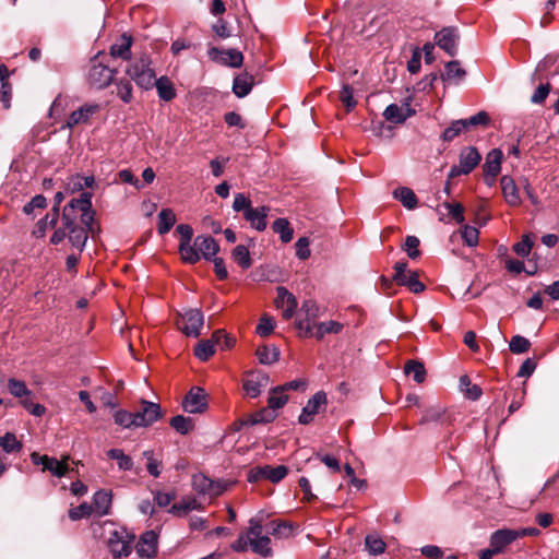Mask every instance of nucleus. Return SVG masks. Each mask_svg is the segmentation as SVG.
<instances>
[{
	"mask_svg": "<svg viewBox=\"0 0 559 559\" xmlns=\"http://www.w3.org/2000/svg\"><path fill=\"white\" fill-rule=\"evenodd\" d=\"M91 199L90 192H82L79 198L72 199L62 211L61 221L68 230V240L79 252L84 249L94 222Z\"/></svg>",
	"mask_w": 559,
	"mask_h": 559,
	"instance_id": "nucleus-1",
	"label": "nucleus"
},
{
	"mask_svg": "<svg viewBox=\"0 0 559 559\" xmlns=\"http://www.w3.org/2000/svg\"><path fill=\"white\" fill-rule=\"evenodd\" d=\"M126 74L143 90H151L154 86L156 73L152 68L151 57L145 52L133 58L126 68Z\"/></svg>",
	"mask_w": 559,
	"mask_h": 559,
	"instance_id": "nucleus-2",
	"label": "nucleus"
},
{
	"mask_svg": "<svg viewBox=\"0 0 559 559\" xmlns=\"http://www.w3.org/2000/svg\"><path fill=\"white\" fill-rule=\"evenodd\" d=\"M262 530V520L260 518H251L249 520L248 539L251 550L267 558L273 555L271 538L267 535H263Z\"/></svg>",
	"mask_w": 559,
	"mask_h": 559,
	"instance_id": "nucleus-3",
	"label": "nucleus"
},
{
	"mask_svg": "<svg viewBox=\"0 0 559 559\" xmlns=\"http://www.w3.org/2000/svg\"><path fill=\"white\" fill-rule=\"evenodd\" d=\"M115 74L116 70L100 61L97 55L90 61L86 80L92 87L103 90L112 82Z\"/></svg>",
	"mask_w": 559,
	"mask_h": 559,
	"instance_id": "nucleus-4",
	"label": "nucleus"
},
{
	"mask_svg": "<svg viewBox=\"0 0 559 559\" xmlns=\"http://www.w3.org/2000/svg\"><path fill=\"white\" fill-rule=\"evenodd\" d=\"M135 536L126 528H114L109 532L107 546L114 558L119 559L131 554Z\"/></svg>",
	"mask_w": 559,
	"mask_h": 559,
	"instance_id": "nucleus-5",
	"label": "nucleus"
},
{
	"mask_svg": "<svg viewBox=\"0 0 559 559\" xmlns=\"http://www.w3.org/2000/svg\"><path fill=\"white\" fill-rule=\"evenodd\" d=\"M481 155L474 146H466L460 151L459 165L451 167L448 178L452 179L461 175L471 174L480 163Z\"/></svg>",
	"mask_w": 559,
	"mask_h": 559,
	"instance_id": "nucleus-6",
	"label": "nucleus"
},
{
	"mask_svg": "<svg viewBox=\"0 0 559 559\" xmlns=\"http://www.w3.org/2000/svg\"><path fill=\"white\" fill-rule=\"evenodd\" d=\"M204 324V316L200 309H188L180 314L179 330L190 337H198Z\"/></svg>",
	"mask_w": 559,
	"mask_h": 559,
	"instance_id": "nucleus-7",
	"label": "nucleus"
},
{
	"mask_svg": "<svg viewBox=\"0 0 559 559\" xmlns=\"http://www.w3.org/2000/svg\"><path fill=\"white\" fill-rule=\"evenodd\" d=\"M68 459L69 456H64L61 461H58L56 457L41 455L37 452L31 453V461L34 465H40L43 472L48 471L59 478L63 477L69 471Z\"/></svg>",
	"mask_w": 559,
	"mask_h": 559,
	"instance_id": "nucleus-8",
	"label": "nucleus"
},
{
	"mask_svg": "<svg viewBox=\"0 0 559 559\" xmlns=\"http://www.w3.org/2000/svg\"><path fill=\"white\" fill-rule=\"evenodd\" d=\"M176 230L180 236L179 252L182 260L190 264L197 263L200 260V255L194 247L190 245L193 236L192 227L188 224H180Z\"/></svg>",
	"mask_w": 559,
	"mask_h": 559,
	"instance_id": "nucleus-9",
	"label": "nucleus"
},
{
	"mask_svg": "<svg viewBox=\"0 0 559 559\" xmlns=\"http://www.w3.org/2000/svg\"><path fill=\"white\" fill-rule=\"evenodd\" d=\"M207 55L212 61L225 67L240 68L243 63V55L234 48L218 49L216 47H210Z\"/></svg>",
	"mask_w": 559,
	"mask_h": 559,
	"instance_id": "nucleus-10",
	"label": "nucleus"
},
{
	"mask_svg": "<svg viewBox=\"0 0 559 559\" xmlns=\"http://www.w3.org/2000/svg\"><path fill=\"white\" fill-rule=\"evenodd\" d=\"M275 307L282 310L284 320H290L298 307L297 298L284 286L276 287Z\"/></svg>",
	"mask_w": 559,
	"mask_h": 559,
	"instance_id": "nucleus-11",
	"label": "nucleus"
},
{
	"mask_svg": "<svg viewBox=\"0 0 559 559\" xmlns=\"http://www.w3.org/2000/svg\"><path fill=\"white\" fill-rule=\"evenodd\" d=\"M526 531H516L510 528L498 530L490 536V546L493 551L501 554L506 548L520 537L525 536Z\"/></svg>",
	"mask_w": 559,
	"mask_h": 559,
	"instance_id": "nucleus-12",
	"label": "nucleus"
},
{
	"mask_svg": "<svg viewBox=\"0 0 559 559\" xmlns=\"http://www.w3.org/2000/svg\"><path fill=\"white\" fill-rule=\"evenodd\" d=\"M270 382L269 374L261 371L250 372L243 380L242 388L248 397L259 396Z\"/></svg>",
	"mask_w": 559,
	"mask_h": 559,
	"instance_id": "nucleus-13",
	"label": "nucleus"
},
{
	"mask_svg": "<svg viewBox=\"0 0 559 559\" xmlns=\"http://www.w3.org/2000/svg\"><path fill=\"white\" fill-rule=\"evenodd\" d=\"M436 44L449 56L457 52L459 34L455 27H444L435 35Z\"/></svg>",
	"mask_w": 559,
	"mask_h": 559,
	"instance_id": "nucleus-14",
	"label": "nucleus"
},
{
	"mask_svg": "<svg viewBox=\"0 0 559 559\" xmlns=\"http://www.w3.org/2000/svg\"><path fill=\"white\" fill-rule=\"evenodd\" d=\"M182 407L190 414L203 413L206 407V394L202 388L194 386L186 395Z\"/></svg>",
	"mask_w": 559,
	"mask_h": 559,
	"instance_id": "nucleus-15",
	"label": "nucleus"
},
{
	"mask_svg": "<svg viewBox=\"0 0 559 559\" xmlns=\"http://www.w3.org/2000/svg\"><path fill=\"white\" fill-rule=\"evenodd\" d=\"M135 418L140 427H147L157 421L162 417V409L159 404L141 401V408L135 412Z\"/></svg>",
	"mask_w": 559,
	"mask_h": 559,
	"instance_id": "nucleus-16",
	"label": "nucleus"
},
{
	"mask_svg": "<svg viewBox=\"0 0 559 559\" xmlns=\"http://www.w3.org/2000/svg\"><path fill=\"white\" fill-rule=\"evenodd\" d=\"M192 488L197 492L201 495H209L210 497H217L225 490V487L219 483L213 481L201 473L192 476Z\"/></svg>",
	"mask_w": 559,
	"mask_h": 559,
	"instance_id": "nucleus-17",
	"label": "nucleus"
},
{
	"mask_svg": "<svg viewBox=\"0 0 559 559\" xmlns=\"http://www.w3.org/2000/svg\"><path fill=\"white\" fill-rule=\"evenodd\" d=\"M326 394L322 391L317 392L305 405L298 421L301 425H308L313 420L314 415L319 413L321 406L326 405Z\"/></svg>",
	"mask_w": 559,
	"mask_h": 559,
	"instance_id": "nucleus-18",
	"label": "nucleus"
},
{
	"mask_svg": "<svg viewBox=\"0 0 559 559\" xmlns=\"http://www.w3.org/2000/svg\"><path fill=\"white\" fill-rule=\"evenodd\" d=\"M136 555L142 559H152L157 552V534L154 531L143 533L135 546Z\"/></svg>",
	"mask_w": 559,
	"mask_h": 559,
	"instance_id": "nucleus-19",
	"label": "nucleus"
},
{
	"mask_svg": "<svg viewBox=\"0 0 559 559\" xmlns=\"http://www.w3.org/2000/svg\"><path fill=\"white\" fill-rule=\"evenodd\" d=\"M194 249L198 251L199 255L203 257L205 260L212 261L216 258V253L219 250V246L216 240L211 236H197L193 240Z\"/></svg>",
	"mask_w": 559,
	"mask_h": 559,
	"instance_id": "nucleus-20",
	"label": "nucleus"
},
{
	"mask_svg": "<svg viewBox=\"0 0 559 559\" xmlns=\"http://www.w3.org/2000/svg\"><path fill=\"white\" fill-rule=\"evenodd\" d=\"M500 186L504 201L510 206H519L522 203L519 188L512 177L504 175L500 179Z\"/></svg>",
	"mask_w": 559,
	"mask_h": 559,
	"instance_id": "nucleus-21",
	"label": "nucleus"
},
{
	"mask_svg": "<svg viewBox=\"0 0 559 559\" xmlns=\"http://www.w3.org/2000/svg\"><path fill=\"white\" fill-rule=\"evenodd\" d=\"M269 212L270 207L264 205L252 207L251 210H248L246 213H243V218L250 224L252 228L258 231H263L267 226L266 217Z\"/></svg>",
	"mask_w": 559,
	"mask_h": 559,
	"instance_id": "nucleus-22",
	"label": "nucleus"
},
{
	"mask_svg": "<svg viewBox=\"0 0 559 559\" xmlns=\"http://www.w3.org/2000/svg\"><path fill=\"white\" fill-rule=\"evenodd\" d=\"M99 110V105L97 104H85L81 106L79 109L74 110L69 119L67 120V127L72 129L73 127L86 123L90 118Z\"/></svg>",
	"mask_w": 559,
	"mask_h": 559,
	"instance_id": "nucleus-23",
	"label": "nucleus"
},
{
	"mask_svg": "<svg viewBox=\"0 0 559 559\" xmlns=\"http://www.w3.org/2000/svg\"><path fill=\"white\" fill-rule=\"evenodd\" d=\"M132 47V36L122 34L120 38L110 46V56L122 60H130Z\"/></svg>",
	"mask_w": 559,
	"mask_h": 559,
	"instance_id": "nucleus-24",
	"label": "nucleus"
},
{
	"mask_svg": "<svg viewBox=\"0 0 559 559\" xmlns=\"http://www.w3.org/2000/svg\"><path fill=\"white\" fill-rule=\"evenodd\" d=\"M112 496L110 491L98 490L93 496V511L98 516L109 514L111 508Z\"/></svg>",
	"mask_w": 559,
	"mask_h": 559,
	"instance_id": "nucleus-25",
	"label": "nucleus"
},
{
	"mask_svg": "<svg viewBox=\"0 0 559 559\" xmlns=\"http://www.w3.org/2000/svg\"><path fill=\"white\" fill-rule=\"evenodd\" d=\"M503 154L499 148H493L486 155V160L483 166L484 174L498 176L501 170Z\"/></svg>",
	"mask_w": 559,
	"mask_h": 559,
	"instance_id": "nucleus-26",
	"label": "nucleus"
},
{
	"mask_svg": "<svg viewBox=\"0 0 559 559\" xmlns=\"http://www.w3.org/2000/svg\"><path fill=\"white\" fill-rule=\"evenodd\" d=\"M253 86V76L247 72L237 75L234 79L233 92L239 98L247 96Z\"/></svg>",
	"mask_w": 559,
	"mask_h": 559,
	"instance_id": "nucleus-27",
	"label": "nucleus"
},
{
	"mask_svg": "<svg viewBox=\"0 0 559 559\" xmlns=\"http://www.w3.org/2000/svg\"><path fill=\"white\" fill-rule=\"evenodd\" d=\"M202 506L194 497H185L180 502L174 503L168 510L169 513L177 516H185L192 510H201Z\"/></svg>",
	"mask_w": 559,
	"mask_h": 559,
	"instance_id": "nucleus-28",
	"label": "nucleus"
},
{
	"mask_svg": "<svg viewBox=\"0 0 559 559\" xmlns=\"http://www.w3.org/2000/svg\"><path fill=\"white\" fill-rule=\"evenodd\" d=\"M383 116L388 121L402 123L407 119V117H409L408 104L405 106L391 104L385 108Z\"/></svg>",
	"mask_w": 559,
	"mask_h": 559,
	"instance_id": "nucleus-29",
	"label": "nucleus"
},
{
	"mask_svg": "<svg viewBox=\"0 0 559 559\" xmlns=\"http://www.w3.org/2000/svg\"><path fill=\"white\" fill-rule=\"evenodd\" d=\"M154 86H156L157 94L160 99L169 102L176 97V90L174 84L167 76L155 78Z\"/></svg>",
	"mask_w": 559,
	"mask_h": 559,
	"instance_id": "nucleus-30",
	"label": "nucleus"
},
{
	"mask_svg": "<svg viewBox=\"0 0 559 559\" xmlns=\"http://www.w3.org/2000/svg\"><path fill=\"white\" fill-rule=\"evenodd\" d=\"M59 218V214L57 209H51L49 213L46 214V216L38 221L36 228L34 229L33 234L37 237H44L46 234V230L50 227H55Z\"/></svg>",
	"mask_w": 559,
	"mask_h": 559,
	"instance_id": "nucleus-31",
	"label": "nucleus"
},
{
	"mask_svg": "<svg viewBox=\"0 0 559 559\" xmlns=\"http://www.w3.org/2000/svg\"><path fill=\"white\" fill-rule=\"evenodd\" d=\"M272 229L275 234L280 235L284 243L289 242L294 236V229L287 218H277L272 224Z\"/></svg>",
	"mask_w": 559,
	"mask_h": 559,
	"instance_id": "nucleus-32",
	"label": "nucleus"
},
{
	"mask_svg": "<svg viewBox=\"0 0 559 559\" xmlns=\"http://www.w3.org/2000/svg\"><path fill=\"white\" fill-rule=\"evenodd\" d=\"M343 330V324L337 321L319 322L316 326L314 337L322 340L326 334H338Z\"/></svg>",
	"mask_w": 559,
	"mask_h": 559,
	"instance_id": "nucleus-33",
	"label": "nucleus"
},
{
	"mask_svg": "<svg viewBox=\"0 0 559 559\" xmlns=\"http://www.w3.org/2000/svg\"><path fill=\"white\" fill-rule=\"evenodd\" d=\"M393 195L408 210H413L417 206V197L414 191L407 187L397 188L394 190Z\"/></svg>",
	"mask_w": 559,
	"mask_h": 559,
	"instance_id": "nucleus-34",
	"label": "nucleus"
},
{
	"mask_svg": "<svg viewBox=\"0 0 559 559\" xmlns=\"http://www.w3.org/2000/svg\"><path fill=\"white\" fill-rule=\"evenodd\" d=\"M176 223V215L170 209H163L158 213V224L157 230L158 234L165 235L167 234Z\"/></svg>",
	"mask_w": 559,
	"mask_h": 559,
	"instance_id": "nucleus-35",
	"label": "nucleus"
},
{
	"mask_svg": "<svg viewBox=\"0 0 559 559\" xmlns=\"http://www.w3.org/2000/svg\"><path fill=\"white\" fill-rule=\"evenodd\" d=\"M255 355L263 365H272L280 359V350L275 346H260L257 348Z\"/></svg>",
	"mask_w": 559,
	"mask_h": 559,
	"instance_id": "nucleus-36",
	"label": "nucleus"
},
{
	"mask_svg": "<svg viewBox=\"0 0 559 559\" xmlns=\"http://www.w3.org/2000/svg\"><path fill=\"white\" fill-rule=\"evenodd\" d=\"M132 80L129 79H119L116 83V95L124 103L129 104L133 99V86L131 83Z\"/></svg>",
	"mask_w": 559,
	"mask_h": 559,
	"instance_id": "nucleus-37",
	"label": "nucleus"
},
{
	"mask_svg": "<svg viewBox=\"0 0 559 559\" xmlns=\"http://www.w3.org/2000/svg\"><path fill=\"white\" fill-rule=\"evenodd\" d=\"M365 547L370 555L378 556L385 551L386 545L378 534H369L365 537Z\"/></svg>",
	"mask_w": 559,
	"mask_h": 559,
	"instance_id": "nucleus-38",
	"label": "nucleus"
},
{
	"mask_svg": "<svg viewBox=\"0 0 559 559\" xmlns=\"http://www.w3.org/2000/svg\"><path fill=\"white\" fill-rule=\"evenodd\" d=\"M107 456L116 460L120 471H131L133 461L131 456L127 455L121 449H110L107 451Z\"/></svg>",
	"mask_w": 559,
	"mask_h": 559,
	"instance_id": "nucleus-39",
	"label": "nucleus"
},
{
	"mask_svg": "<svg viewBox=\"0 0 559 559\" xmlns=\"http://www.w3.org/2000/svg\"><path fill=\"white\" fill-rule=\"evenodd\" d=\"M288 401L287 395L282 386H276L271 390L270 396L267 399V406L273 412L275 409L282 408Z\"/></svg>",
	"mask_w": 559,
	"mask_h": 559,
	"instance_id": "nucleus-40",
	"label": "nucleus"
},
{
	"mask_svg": "<svg viewBox=\"0 0 559 559\" xmlns=\"http://www.w3.org/2000/svg\"><path fill=\"white\" fill-rule=\"evenodd\" d=\"M213 338L199 342L194 348V355L201 360H209L215 353Z\"/></svg>",
	"mask_w": 559,
	"mask_h": 559,
	"instance_id": "nucleus-41",
	"label": "nucleus"
},
{
	"mask_svg": "<svg viewBox=\"0 0 559 559\" xmlns=\"http://www.w3.org/2000/svg\"><path fill=\"white\" fill-rule=\"evenodd\" d=\"M404 371L406 374H412L413 379L417 383H423L426 379V369L424 364L417 360H409L406 362L404 367Z\"/></svg>",
	"mask_w": 559,
	"mask_h": 559,
	"instance_id": "nucleus-42",
	"label": "nucleus"
},
{
	"mask_svg": "<svg viewBox=\"0 0 559 559\" xmlns=\"http://www.w3.org/2000/svg\"><path fill=\"white\" fill-rule=\"evenodd\" d=\"M143 457L146 460V469L148 474L157 478L162 471V460L155 456L153 450H146L143 452Z\"/></svg>",
	"mask_w": 559,
	"mask_h": 559,
	"instance_id": "nucleus-43",
	"label": "nucleus"
},
{
	"mask_svg": "<svg viewBox=\"0 0 559 559\" xmlns=\"http://www.w3.org/2000/svg\"><path fill=\"white\" fill-rule=\"evenodd\" d=\"M135 412L130 413L123 409L117 411L114 415L115 423L123 428L140 427L135 418Z\"/></svg>",
	"mask_w": 559,
	"mask_h": 559,
	"instance_id": "nucleus-44",
	"label": "nucleus"
},
{
	"mask_svg": "<svg viewBox=\"0 0 559 559\" xmlns=\"http://www.w3.org/2000/svg\"><path fill=\"white\" fill-rule=\"evenodd\" d=\"M233 259L234 261L241 266L242 269H249L251 266V258L249 250L243 245H238L233 250Z\"/></svg>",
	"mask_w": 559,
	"mask_h": 559,
	"instance_id": "nucleus-45",
	"label": "nucleus"
},
{
	"mask_svg": "<svg viewBox=\"0 0 559 559\" xmlns=\"http://www.w3.org/2000/svg\"><path fill=\"white\" fill-rule=\"evenodd\" d=\"M22 443L12 432H7L0 437V448L7 453L19 452L22 450Z\"/></svg>",
	"mask_w": 559,
	"mask_h": 559,
	"instance_id": "nucleus-46",
	"label": "nucleus"
},
{
	"mask_svg": "<svg viewBox=\"0 0 559 559\" xmlns=\"http://www.w3.org/2000/svg\"><path fill=\"white\" fill-rule=\"evenodd\" d=\"M170 426L179 433L187 435L193 428V420L182 415L174 416L170 419Z\"/></svg>",
	"mask_w": 559,
	"mask_h": 559,
	"instance_id": "nucleus-47",
	"label": "nucleus"
},
{
	"mask_svg": "<svg viewBox=\"0 0 559 559\" xmlns=\"http://www.w3.org/2000/svg\"><path fill=\"white\" fill-rule=\"evenodd\" d=\"M466 72L461 67L457 60L449 61L445 64V72L443 74L444 80H456L461 81L465 76Z\"/></svg>",
	"mask_w": 559,
	"mask_h": 559,
	"instance_id": "nucleus-48",
	"label": "nucleus"
},
{
	"mask_svg": "<svg viewBox=\"0 0 559 559\" xmlns=\"http://www.w3.org/2000/svg\"><path fill=\"white\" fill-rule=\"evenodd\" d=\"M466 129V122L463 119L455 120L443 131L442 139L451 142Z\"/></svg>",
	"mask_w": 559,
	"mask_h": 559,
	"instance_id": "nucleus-49",
	"label": "nucleus"
},
{
	"mask_svg": "<svg viewBox=\"0 0 559 559\" xmlns=\"http://www.w3.org/2000/svg\"><path fill=\"white\" fill-rule=\"evenodd\" d=\"M300 312L305 316L307 321H316L321 314V309L317 301L307 299L302 302Z\"/></svg>",
	"mask_w": 559,
	"mask_h": 559,
	"instance_id": "nucleus-50",
	"label": "nucleus"
},
{
	"mask_svg": "<svg viewBox=\"0 0 559 559\" xmlns=\"http://www.w3.org/2000/svg\"><path fill=\"white\" fill-rule=\"evenodd\" d=\"M264 479H267L272 483H278L281 481L286 475H287V467L284 465L278 466H271V465H264Z\"/></svg>",
	"mask_w": 559,
	"mask_h": 559,
	"instance_id": "nucleus-51",
	"label": "nucleus"
},
{
	"mask_svg": "<svg viewBox=\"0 0 559 559\" xmlns=\"http://www.w3.org/2000/svg\"><path fill=\"white\" fill-rule=\"evenodd\" d=\"M274 328V319L267 314H263L259 320V323L255 328V332L261 337H266L273 332Z\"/></svg>",
	"mask_w": 559,
	"mask_h": 559,
	"instance_id": "nucleus-52",
	"label": "nucleus"
},
{
	"mask_svg": "<svg viewBox=\"0 0 559 559\" xmlns=\"http://www.w3.org/2000/svg\"><path fill=\"white\" fill-rule=\"evenodd\" d=\"M8 389L13 396L19 399L31 395V391L27 389L25 382L14 378L8 380Z\"/></svg>",
	"mask_w": 559,
	"mask_h": 559,
	"instance_id": "nucleus-53",
	"label": "nucleus"
},
{
	"mask_svg": "<svg viewBox=\"0 0 559 559\" xmlns=\"http://www.w3.org/2000/svg\"><path fill=\"white\" fill-rule=\"evenodd\" d=\"M510 350L513 354L526 353L531 347V342L521 335H514L509 343Z\"/></svg>",
	"mask_w": 559,
	"mask_h": 559,
	"instance_id": "nucleus-54",
	"label": "nucleus"
},
{
	"mask_svg": "<svg viewBox=\"0 0 559 559\" xmlns=\"http://www.w3.org/2000/svg\"><path fill=\"white\" fill-rule=\"evenodd\" d=\"M292 525L287 522H271L269 533L280 538H286L292 535Z\"/></svg>",
	"mask_w": 559,
	"mask_h": 559,
	"instance_id": "nucleus-55",
	"label": "nucleus"
},
{
	"mask_svg": "<svg viewBox=\"0 0 559 559\" xmlns=\"http://www.w3.org/2000/svg\"><path fill=\"white\" fill-rule=\"evenodd\" d=\"M340 100L346 107L347 111H350L355 108L357 102L354 98V90L350 85L344 84L342 86V91L340 93Z\"/></svg>",
	"mask_w": 559,
	"mask_h": 559,
	"instance_id": "nucleus-56",
	"label": "nucleus"
},
{
	"mask_svg": "<svg viewBox=\"0 0 559 559\" xmlns=\"http://www.w3.org/2000/svg\"><path fill=\"white\" fill-rule=\"evenodd\" d=\"M420 241L416 236L406 237L403 249L406 251L408 258L414 260L420 255V250L418 249Z\"/></svg>",
	"mask_w": 559,
	"mask_h": 559,
	"instance_id": "nucleus-57",
	"label": "nucleus"
},
{
	"mask_svg": "<svg viewBox=\"0 0 559 559\" xmlns=\"http://www.w3.org/2000/svg\"><path fill=\"white\" fill-rule=\"evenodd\" d=\"M212 338L215 345L221 346L222 349H228L234 346L235 340L227 334L224 330H217L213 333Z\"/></svg>",
	"mask_w": 559,
	"mask_h": 559,
	"instance_id": "nucleus-58",
	"label": "nucleus"
},
{
	"mask_svg": "<svg viewBox=\"0 0 559 559\" xmlns=\"http://www.w3.org/2000/svg\"><path fill=\"white\" fill-rule=\"evenodd\" d=\"M92 513H93L92 504L83 502L80 506L71 508L69 510V518L72 521H78L80 519L90 516Z\"/></svg>",
	"mask_w": 559,
	"mask_h": 559,
	"instance_id": "nucleus-59",
	"label": "nucleus"
},
{
	"mask_svg": "<svg viewBox=\"0 0 559 559\" xmlns=\"http://www.w3.org/2000/svg\"><path fill=\"white\" fill-rule=\"evenodd\" d=\"M46 206H47L46 198L43 194H37L34 198H32V200L23 206V212L26 215H31L34 213V211L36 209L43 210Z\"/></svg>",
	"mask_w": 559,
	"mask_h": 559,
	"instance_id": "nucleus-60",
	"label": "nucleus"
},
{
	"mask_svg": "<svg viewBox=\"0 0 559 559\" xmlns=\"http://www.w3.org/2000/svg\"><path fill=\"white\" fill-rule=\"evenodd\" d=\"M532 247H533V241H532L531 237L528 235H524L522 237V240L516 242L513 246V251L518 255L525 258L530 254Z\"/></svg>",
	"mask_w": 559,
	"mask_h": 559,
	"instance_id": "nucleus-61",
	"label": "nucleus"
},
{
	"mask_svg": "<svg viewBox=\"0 0 559 559\" xmlns=\"http://www.w3.org/2000/svg\"><path fill=\"white\" fill-rule=\"evenodd\" d=\"M275 418V414L271 408H262L259 412L254 413L250 420L248 421L251 425L261 424V423H270Z\"/></svg>",
	"mask_w": 559,
	"mask_h": 559,
	"instance_id": "nucleus-62",
	"label": "nucleus"
},
{
	"mask_svg": "<svg viewBox=\"0 0 559 559\" xmlns=\"http://www.w3.org/2000/svg\"><path fill=\"white\" fill-rule=\"evenodd\" d=\"M478 237H479V231L477 228L469 226V225H465L463 227L462 238L467 246H469V247L476 246L478 243Z\"/></svg>",
	"mask_w": 559,
	"mask_h": 559,
	"instance_id": "nucleus-63",
	"label": "nucleus"
},
{
	"mask_svg": "<svg viewBox=\"0 0 559 559\" xmlns=\"http://www.w3.org/2000/svg\"><path fill=\"white\" fill-rule=\"evenodd\" d=\"M309 245H310V241L307 237H300L295 246H296V255L298 259L300 260H307L310 254H311V251L309 249Z\"/></svg>",
	"mask_w": 559,
	"mask_h": 559,
	"instance_id": "nucleus-64",
	"label": "nucleus"
}]
</instances>
